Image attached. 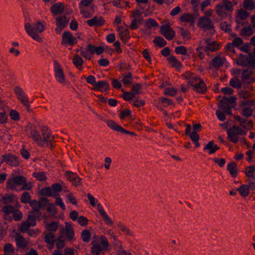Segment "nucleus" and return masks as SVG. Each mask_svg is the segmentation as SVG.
<instances>
[{
    "instance_id": "f257e3e1",
    "label": "nucleus",
    "mask_w": 255,
    "mask_h": 255,
    "mask_svg": "<svg viewBox=\"0 0 255 255\" xmlns=\"http://www.w3.org/2000/svg\"><path fill=\"white\" fill-rule=\"evenodd\" d=\"M41 130L42 135H41L36 127L34 125L29 124L26 128L28 136L37 144L42 147L46 145L52 148L53 147L54 136L52 135L51 131L46 126H42Z\"/></svg>"
},
{
    "instance_id": "3c124183",
    "label": "nucleus",
    "mask_w": 255,
    "mask_h": 255,
    "mask_svg": "<svg viewBox=\"0 0 255 255\" xmlns=\"http://www.w3.org/2000/svg\"><path fill=\"white\" fill-rule=\"evenodd\" d=\"M226 59L222 56H216L212 60V64H226Z\"/></svg>"
},
{
    "instance_id": "9b49d317",
    "label": "nucleus",
    "mask_w": 255,
    "mask_h": 255,
    "mask_svg": "<svg viewBox=\"0 0 255 255\" xmlns=\"http://www.w3.org/2000/svg\"><path fill=\"white\" fill-rule=\"evenodd\" d=\"M198 26L206 30L214 28V25L211 19L207 16L201 17L199 20Z\"/></svg>"
},
{
    "instance_id": "dca6fc26",
    "label": "nucleus",
    "mask_w": 255,
    "mask_h": 255,
    "mask_svg": "<svg viewBox=\"0 0 255 255\" xmlns=\"http://www.w3.org/2000/svg\"><path fill=\"white\" fill-rule=\"evenodd\" d=\"M25 30L28 35L31 37L34 40L38 42L42 41V38L37 32L32 30V25L29 23H25L24 25Z\"/></svg>"
},
{
    "instance_id": "f3484780",
    "label": "nucleus",
    "mask_w": 255,
    "mask_h": 255,
    "mask_svg": "<svg viewBox=\"0 0 255 255\" xmlns=\"http://www.w3.org/2000/svg\"><path fill=\"white\" fill-rule=\"evenodd\" d=\"M76 42V39L70 31H65L62 34V43L68 44L70 45H74Z\"/></svg>"
},
{
    "instance_id": "72a5a7b5",
    "label": "nucleus",
    "mask_w": 255,
    "mask_h": 255,
    "mask_svg": "<svg viewBox=\"0 0 255 255\" xmlns=\"http://www.w3.org/2000/svg\"><path fill=\"white\" fill-rule=\"evenodd\" d=\"M245 172L248 177L255 180V166L253 165L246 167Z\"/></svg>"
},
{
    "instance_id": "7ed1b4c3",
    "label": "nucleus",
    "mask_w": 255,
    "mask_h": 255,
    "mask_svg": "<svg viewBox=\"0 0 255 255\" xmlns=\"http://www.w3.org/2000/svg\"><path fill=\"white\" fill-rule=\"evenodd\" d=\"M104 51V49L102 46L96 47L92 44H89L87 45L86 49L81 51L80 54L85 59L90 60L95 53L100 55Z\"/></svg>"
},
{
    "instance_id": "ddd939ff",
    "label": "nucleus",
    "mask_w": 255,
    "mask_h": 255,
    "mask_svg": "<svg viewBox=\"0 0 255 255\" xmlns=\"http://www.w3.org/2000/svg\"><path fill=\"white\" fill-rule=\"evenodd\" d=\"M193 87L194 91L199 93H203L206 90V86L203 81L197 77L195 79L194 82L191 85Z\"/></svg>"
},
{
    "instance_id": "1a4fd4ad",
    "label": "nucleus",
    "mask_w": 255,
    "mask_h": 255,
    "mask_svg": "<svg viewBox=\"0 0 255 255\" xmlns=\"http://www.w3.org/2000/svg\"><path fill=\"white\" fill-rule=\"evenodd\" d=\"M53 72L56 80L61 84L65 85L66 80L62 67L60 65H54Z\"/></svg>"
},
{
    "instance_id": "4be33fe9",
    "label": "nucleus",
    "mask_w": 255,
    "mask_h": 255,
    "mask_svg": "<svg viewBox=\"0 0 255 255\" xmlns=\"http://www.w3.org/2000/svg\"><path fill=\"white\" fill-rule=\"evenodd\" d=\"M56 26L65 28L69 22L70 19L66 15H60L55 18Z\"/></svg>"
},
{
    "instance_id": "9d476101",
    "label": "nucleus",
    "mask_w": 255,
    "mask_h": 255,
    "mask_svg": "<svg viewBox=\"0 0 255 255\" xmlns=\"http://www.w3.org/2000/svg\"><path fill=\"white\" fill-rule=\"evenodd\" d=\"M160 31L161 34L168 40L172 39L175 35L174 30L168 24L161 26Z\"/></svg>"
},
{
    "instance_id": "4468645a",
    "label": "nucleus",
    "mask_w": 255,
    "mask_h": 255,
    "mask_svg": "<svg viewBox=\"0 0 255 255\" xmlns=\"http://www.w3.org/2000/svg\"><path fill=\"white\" fill-rule=\"evenodd\" d=\"M93 1V0H81L79 3L81 13L86 18L91 17L92 14L87 10L83 8L82 6H89Z\"/></svg>"
},
{
    "instance_id": "49530a36",
    "label": "nucleus",
    "mask_w": 255,
    "mask_h": 255,
    "mask_svg": "<svg viewBox=\"0 0 255 255\" xmlns=\"http://www.w3.org/2000/svg\"><path fill=\"white\" fill-rule=\"evenodd\" d=\"M15 241L17 246L19 248L25 247L27 245L26 241L21 236L17 237Z\"/></svg>"
},
{
    "instance_id": "338daca9",
    "label": "nucleus",
    "mask_w": 255,
    "mask_h": 255,
    "mask_svg": "<svg viewBox=\"0 0 255 255\" xmlns=\"http://www.w3.org/2000/svg\"><path fill=\"white\" fill-rule=\"evenodd\" d=\"M250 44L249 43L243 42V44L239 47V49L244 52L248 53L250 51Z\"/></svg>"
},
{
    "instance_id": "bb28decb",
    "label": "nucleus",
    "mask_w": 255,
    "mask_h": 255,
    "mask_svg": "<svg viewBox=\"0 0 255 255\" xmlns=\"http://www.w3.org/2000/svg\"><path fill=\"white\" fill-rule=\"evenodd\" d=\"M253 90V87L249 86L246 89L243 90L239 93V98L242 99H247L252 97L253 94L251 91Z\"/></svg>"
},
{
    "instance_id": "2eb2a0df",
    "label": "nucleus",
    "mask_w": 255,
    "mask_h": 255,
    "mask_svg": "<svg viewBox=\"0 0 255 255\" xmlns=\"http://www.w3.org/2000/svg\"><path fill=\"white\" fill-rule=\"evenodd\" d=\"M65 175L68 180L75 186H78L81 184V179L76 173L71 171H66Z\"/></svg>"
},
{
    "instance_id": "39448f33",
    "label": "nucleus",
    "mask_w": 255,
    "mask_h": 255,
    "mask_svg": "<svg viewBox=\"0 0 255 255\" xmlns=\"http://www.w3.org/2000/svg\"><path fill=\"white\" fill-rule=\"evenodd\" d=\"M255 100H244L240 102V107L242 109V114L249 118L253 114V107L255 106Z\"/></svg>"
},
{
    "instance_id": "13d9d810",
    "label": "nucleus",
    "mask_w": 255,
    "mask_h": 255,
    "mask_svg": "<svg viewBox=\"0 0 255 255\" xmlns=\"http://www.w3.org/2000/svg\"><path fill=\"white\" fill-rule=\"evenodd\" d=\"M220 28L226 32H230L231 31L230 25L227 22H222L220 24Z\"/></svg>"
},
{
    "instance_id": "8fccbe9b",
    "label": "nucleus",
    "mask_w": 255,
    "mask_h": 255,
    "mask_svg": "<svg viewBox=\"0 0 255 255\" xmlns=\"http://www.w3.org/2000/svg\"><path fill=\"white\" fill-rule=\"evenodd\" d=\"M58 226V223L57 222H52L51 223L47 224L46 225V229L50 231L55 232L57 229Z\"/></svg>"
},
{
    "instance_id": "bf43d9fd",
    "label": "nucleus",
    "mask_w": 255,
    "mask_h": 255,
    "mask_svg": "<svg viewBox=\"0 0 255 255\" xmlns=\"http://www.w3.org/2000/svg\"><path fill=\"white\" fill-rule=\"evenodd\" d=\"M9 116L11 120L13 121H18L19 120V113L14 110H11L9 112Z\"/></svg>"
},
{
    "instance_id": "c03bdc74",
    "label": "nucleus",
    "mask_w": 255,
    "mask_h": 255,
    "mask_svg": "<svg viewBox=\"0 0 255 255\" xmlns=\"http://www.w3.org/2000/svg\"><path fill=\"white\" fill-rule=\"evenodd\" d=\"M123 84L125 85H129L132 83V75L128 73L126 75H124L122 80Z\"/></svg>"
},
{
    "instance_id": "7c9ffc66",
    "label": "nucleus",
    "mask_w": 255,
    "mask_h": 255,
    "mask_svg": "<svg viewBox=\"0 0 255 255\" xmlns=\"http://www.w3.org/2000/svg\"><path fill=\"white\" fill-rule=\"evenodd\" d=\"M87 23L90 26H101L104 24V21L102 18H99L97 16H95L93 18L88 20Z\"/></svg>"
},
{
    "instance_id": "774afa93",
    "label": "nucleus",
    "mask_w": 255,
    "mask_h": 255,
    "mask_svg": "<svg viewBox=\"0 0 255 255\" xmlns=\"http://www.w3.org/2000/svg\"><path fill=\"white\" fill-rule=\"evenodd\" d=\"M238 14L239 16L243 20L246 19L249 16V13L244 10H240Z\"/></svg>"
},
{
    "instance_id": "a878e982",
    "label": "nucleus",
    "mask_w": 255,
    "mask_h": 255,
    "mask_svg": "<svg viewBox=\"0 0 255 255\" xmlns=\"http://www.w3.org/2000/svg\"><path fill=\"white\" fill-rule=\"evenodd\" d=\"M219 148V147L217 145L214 143V141L212 140L206 144L204 147L203 150L208 151L209 154H212L214 153Z\"/></svg>"
},
{
    "instance_id": "37998d69",
    "label": "nucleus",
    "mask_w": 255,
    "mask_h": 255,
    "mask_svg": "<svg viewBox=\"0 0 255 255\" xmlns=\"http://www.w3.org/2000/svg\"><path fill=\"white\" fill-rule=\"evenodd\" d=\"M154 43L160 47H162L166 45L167 43V42L160 36H156L154 39Z\"/></svg>"
},
{
    "instance_id": "c85d7f7f",
    "label": "nucleus",
    "mask_w": 255,
    "mask_h": 255,
    "mask_svg": "<svg viewBox=\"0 0 255 255\" xmlns=\"http://www.w3.org/2000/svg\"><path fill=\"white\" fill-rule=\"evenodd\" d=\"M40 215L37 214L34 212L29 211L27 220L26 221L32 227L36 225L35 219Z\"/></svg>"
},
{
    "instance_id": "5fc2aeb1",
    "label": "nucleus",
    "mask_w": 255,
    "mask_h": 255,
    "mask_svg": "<svg viewBox=\"0 0 255 255\" xmlns=\"http://www.w3.org/2000/svg\"><path fill=\"white\" fill-rule=\"evenodd\" d=\"M30 227H32V226L31 225H30L29 224V223H28L26 221H24L21 223V224L19 228V230L21 232L25 233L27 231H28V230L29 229V228Z\"/></svg>"
},
{
    "instance_id": "a211bd4d",
    "label": "nucleus",
    "mask_w": 255,
    "mask_h": 255,
    "mask_svg": "<svg viewBox=\"0 0 255 255\" xmlns=\"http://www.w3.org/2000/svg\"><path fill=\"white\" fill-rule=\"evenodd\" d=\"M237 121L240 122V125L245 129L249 130L253 127L252 121L248 119H244L241 117L237 116L235 117Z\"/></svg>"
},
{
    "instance_id": "864d4df0",
    "label": "nucleus",
    "mask_w": 255,
    "mask_h": 255,
    "mask_svg": "<svg viewBox=\"0 0 255 255\" xmlns=\"http://www.w3.org/2000/svg\"><path fill=\"white\" fill-rule=\"evenodd\" d=\"M56 247L58 249H62L65 246V240L62 236H60L56 240Z\"/></svg>"
},
{
    "instance_id": "69168bd1",
    "label": "nucleus",
    "mask_w": 255,
    "mask_h": 255,
    "mask_svg": "<svg viewBox=\"0 0 255 255\" xmlns=\"http://www.w3.org/2000/svg\"><path fill=\"white\" fill-rule=\"evenodd\" d=\"M78 223L81 226H86L88 224V220L84 216H80L77 219Z\"/></svg>"
},
{
    "instance_id": "09e8293b",
    "label": "nucleus",
    "mask_w": 255,
    "mask_h": 255,
    "mask_svg": "<svg viewBox=\"0 0 255 255\" xmlns=\"http://www.w3.org/2000/svg\"><path fill=\"white\" fill-rule=\"evenodd\" d=\"M82 240L85 242H89L91 239V234L88 230H84L81 233Z\"/></svg>"
},
{
    "instance_id": "2f4dec72",
    "label": "nucleus",
    "mask_w": 255,
    "mask_h": 255,
    "mask_svg": "<svg viewBox=\"0 0 255 255\" xmlns=\"http://www.w3.org/2000/svg\"><path fill=\"white\" fill-rule=\"evenodd\" d=\"M29 205L32 208L33 212H34V213L40 215L39 212L42 207L40 202L34 200L29 202Z\"/></svg>"
},
{
    "instance_id": "423d86ee",
    "label": "nucleus",
    "mask_w": 255,
    "mask_h": 255,
    "mask_svg": "<svg viewBox=\"0 0 255 255\" xmlns=\"http://www.w3.org/2000/svg\"><path fill=\"white\" fill-rule=\"evenodd\" d=\"M13 91L17 99L26 108L28 111H30V106L28 101V98L23 90L19 86H16L14 88Z\"/></svg>"
},
{
    "instance_id": "79ce46f5",
    "label": "nucleus",
    "mask_w": 255,
    "mask_h": 255,
    "mask_svg": "<svg viewBox=\"0 0 255 255\" xmlns=\"http://www.w3.org/2000/svg\"><path fill=\"white\" fill-rule=\"evenodd\" d=\"M65 232L68 239H69V240H71L73 238L74 235V230L70 225H66Z\"/></svg>"
},
{
    "instance_id": "de8ad7c7",
    "label": "nucleus",
    "mask_w": 255,
    "mask_h": 255,
    "mask_svg": "<svg viewBox=\"0 0 255 255\" xmlns=\"http://www.w3.org/2000/svg\"><path fill=\"white\" fill-rule=\"evenodd\" d=\"M45 241L48 244H52L56 241L55 237L53 233H49L45 235Z\"/></svg>"
},
{
    "instance_id": "0eeeda50",
    "label": "nucleus",
    "mask_w": 255,
    "mask_h": 255,
    "mask_svg": "<svg viewBox=\"0 0 255 255\" xmlns=\"http://www.w3.org/2000/svg\"><path fill=\"white\" fill-rule=\"evenodd\" d=\"M250 66L249 68L243 69L242 71L238 69L234 70L235 73L237 74L241 73V78L243 82L250 83L252 81L251 76L253 73V70L255 69V65H250Z\"/></svg>"
},
{
    "instance_id": "680f3d73",
    "label": "nucleus",
    "mask_w": 255,
    "mask_h": 255,
    "mask_svg": "<svg viewBox=\"0 0 255 255\" xmlns=\"http://www.w3.org/2000/svg\"><path fill=\"white\" fill-rule=\"evenodd\" d=\"M33 175L37 180L41 181H44L46 179L45 174L44 172H35L33 173Z\"/></svg>"
},
{
    "instance_id": "c756f323",
    "label": "nucleus",
    "mask_w": 255,
    "mask_h": 255,
    "mask_svg": "<svg viewBox=\"0 0 255 255\" xmlns=\"http://www.w3.org/2000/svg\"><path fill=\"white\" fill-rule=\"evenodd\" d=\"M227 170L232 177H236L238 175V169L236 164L232 162L227 165Z\"/></svg>"
},
{
    "instance_id": "f704fd0d",
    "label": "nucleus",
    "mask_w": 255,
    "mask_h": 255,
    "mask_svg": "<svg viewBox=\"0 0 255 255\" xmlns=\"http://www.w3.org/2000/svg\"><path fill=\"white\" fill-rule=\"evenodd\" d=\"M183 77L188 80V83L191 85L194 82L196 78L198 77L190 72H186L182 75Z\"/></svg>"
},
{
    "instance_id": "393cba45",
    "label": "nucleus",
    "mask_w": 255,
    "mask_h": 255,
    "mask_svg": "<svg viewBox=\"0 0 255 255\" xmlns=\"http://www.w3.org/2000/svg\"><path fill=\"white\" fill-rule=\"evenodd\" d=\"M236 98L234 96L227 97L224 96L220 102L219 107L221 109H225L226 107L228 106V104H233L235 102Z\"/></svg>"
},
{
    "instance_id": "6ab92c4d",
    "label": "nucleus",
    "mask_w": 255,
    "mask_h": 255,
    "mask_svg": "<svg viewBox=\"0 0 255 255\" xmlns=\"http://www.w3.org/2000/svg\"><path fill=\"white\" fill-rule=\"evenodd\" d=\"M97 209L98 210L100 214L103 217L104 221L106 224L112 226L113 224L112 220L109 217V216L105 212L102 205L100 203H98L97 206Z\"/></svg>"
},
{
    "instance_id": "412c9836",
    "label": "nucleus",
    "mask_w": 255,
    "mask_h": 255,
    "mask_svg": "<svg viewBox=\"0 0 255 255\" xmlns=\"http://www.w3.org/2000/svg\"><path fill=\"white\" fill-rule=\"evenodd\" d=\"M243 44V41L242 39L241 38L239 37H235L232 42V43H229L227 46V48L231 51H233L234 50V47H236L238 48H239V47Z\"/></svg>"
},
{
    "instance_id": "20e7f679",
    "label": "nucleus",
    "mask_w": 255,
    "mask_h": 255,
    "mask_svg": "<svg viewBox=\"0 0 255 255\" xmlns=\"http://www.w3.org/2000/svg\"><path fill=\"white\" fill-rule=\"evenodd\" d=\"M246 133V131L236 126H233L227 130L228 139L233 143H237L240 139L239 136L245 135Z\"/></svg>"
},
{
    "instance_id": "5701e85b",
    "label": "nucleus",
    "mask_w": 255,
    "mask_h": 255,
    "mask_svg": "<svg viewBox=\"0 0 255 255\" xmlns=\"http://www.w3.org/2000/svg\"><path fill=\"white\" fill-rule=\"evenodd\" d=\"M180 20L182 22L189 23L191 27L194 26L195 18L192 14L185 13L180 17Z\"/></svg>"
},
{
    "instance_id": "4d7b16f0",
    "label": "nucleus",
    "mask_w": 255,
    "mask_h": 255,
    "mask_svg": "<svg viewBox=\"0 0 255 255\" xmlns=\"http://www.w3.org/2000/svg\"><path fill=\"white\" fill-rule=\"evenodd\" d=\"M243 35L246 36H250L253 34V29L251 26L244 27L241 31Z\"/></svg>"
},
{
    "instance_id": "a19ab883",
    "label": "nucleus",
    "mask_w": 255,
    "mask_h": 255,
    "mask_svg": "<svg viewBox=\"0 0 255 255\" xmlns=\"http://www.w3.org/2000/svg\"><path fill=\"white\" fill-rule=\"evenodd\" d=\"M145 25L148 29L151 28L152 27H157L159 26V24L157 21L152 18H148L146 20L145 22Z\"/></svg>"
},
{
    "instance_id": "f03ea898",
    "label": "nucleus",
    "mask_w": 255,
    "mask_h": 255,
    "mask_svg": "<svg viewBox=\"0 0 255 255\" xmlns=\"http://www.w3.org/2000/svg\"><path fill=\"white\" fill-rule=\"evenodd\" d=\"M92 244L91 251L93 255L104 254V252L109 247V242L104 236L101 237L98 241L92 242Z\"/></svg>"
},
{
    "instance_id": "052dcab7",
    "label": "nucleus",
    "mask_w": 255,
    "mask_h": 255,
    "mask_svg": "<svg viewBox=\"0 0 255 255\" xmlns=\"http://www.w3.org/2000/svg\"><path fill=\"white\" fill-rule=\"evenodd\" d=\"M164 93L165 95L174 96L176 94L177 90L173 88H167L165 89Z\"/></svg>"
},
{
    "instance_id": "6e6d98bb",
    "label": "nucleus",
    "mask_w": 255,
    "mask_h": 255,
    "mask_svg": "<svg viewBox=\"0 0 255 255\" xmlns=\"http://www.w3.org/2000/svg\"><path fill=\"white\" fill-rule=\"evenodd\" d=\"M175 52L178 54L186 55L187 54V49L183 46H178L175 48Z\"/></svg>"
},
{
    "instance_id": "b1692460",
    "label": "nucleus",
    "mask_w": 255,
    "mask_h": 255,
    "mask_svg": "<svg viewBox=\"0 0 255 255\" xmlns=\"http://www.w3.org/2000/svg\"><path fill=\"white\" fill-rule=\"evenodd\" d=\"M50 10L53 15H60L64 10V5L60 2L56 3L51 6Z\"/></svg>"
},
{
    "instance_id": "4c0bfd02",
    "label": "nucleus",
    "mask_w": 255,
    "mask_h": 255,
    "mask_svg": "<svg viewBox=\"0 0 255 255\" xmlns=\"http://www.w3.org/2000/svg\"><path fill=\"white\" fill-rule=\"evenodd\" d=\"M238 191L240 193V195L242 197H247L249 195L250 193V190L248 184H243L241 185L238 189Z\"/></svg>"
},
{
    "instance_id": "603ef678",
    "label": "nucleus",
    "mask_w": 255,
    "mask_h": 255,
    "mask_svg": "<svg viewBox=\"0 0 255 255\" xmlns=\"http://www.w3.org/2000/svg\"><path fill=\"white\" fill-rule=\"evenodd\" d=\"M20 201L24 204L29 203L30 202V196L29 193L24 192L21 196Z\"/></svg>"
},
{
    "instance_id": "473e14b6",
    "label": "nucleus",
    "mask_w": 255,
    "mask_h": 255,
    "mask_svg": "<svg viewBox=\"0 0 255 255\" xmlns=\"http://www.w3.org/2000/svg\"><path fill=\"white\" fill-rule=\"evenodd\" d=\"M218 47L219 45L216 42L210 40H206V50L207 51H216L218 49Z\"/></svg>"
},
{
    "instance_id": "e433bc0d",
    "label": "nucleus",
    "mask_w": 255,
    "mask_h": 255,
    "mask_svg": "<svg viewBox=\"0 0 255 255\" xmlns=\"http://www.w3.org/2000/svg\"><path fill=\"white\" fill-rule=\"evenodd\" d=\"M107 125L109 128H110L112 129L117 131H120L121 130H124L123 128H122L117 123L112 120L107 121Z\"/></svg>"
},
{
    "instance_id": "ea45409f",
    "label": "nucleus",
    "mask_w": 255,
    "mask_h": 255,
    "mask_svg": "<svg viewBox=\"0 0 255 255\" xmlns=\"http://www.w3.org/2000/svg\"><path fill=\"white\" fill-rule=\"evenodd\" d=\"M244 7L247 9L252 10L255 9V3L253 0H244Z\"/></svg>"
},
{
    "instance_id": "aec40b11",
    "label": "nucleus",
    "mask_w": 255,
    "mask_h": 255,
    "mask_svg": "<svg viewBox=\"0 0 255 255\" xmlns=\"http://www.w3.org/2000/svg\"><path fill=\"white\" fill-rule=\"evenodd\" d=\"M110 89L109 84L105 81H99L96 84L93 88L94 90H97L101 92H105Z\"/></svg>"
},
{
    "instance_id": "e2e57ef3",
    "label": "nucleus",
    "mask_w": 255,
    "mask_h": 255,
    "mask_svg": "<svg viewBox=\"0 0 255 255\" xmlns=\"http://www.w3.org/2000/svg\"><path fill=\"white\" fill-rule=\"evenodd\" d=\"M15 209L14 208L13 206L10 205H6L4 206L2 208V211L6 214H9L10 213H13L14 212Z\"/></svg>"
},
{
    "instance_id": "cd10ccee",
    "label": "nucleus",
    "mask_w": 255,
    "mask_h": 255,
    "mask_svg": "<svg viewBox=\"0 0 255 255\" xmlns=\"http://www.w3.org/2000/svg\"><path fill=\"white\" fill-rule=\"evenodd\" d=\"M46 25L45 22L41 21H37L35 24L32 25V30L36 32L41 33L44 29Z\"/></svg>"
},
{
    "instance_id": "c9c22d12",
    "label": "nucleus",
    "mask_w": 255,
    "mask_h": 255,
    "mask_svg": "<svg viewBox=\"0 0 255 255\" xmlns=\"http://www.w3.org/2000/svg\"><path fill=\"white\" fill-rule=\"evenodd\" d=\"M41 194L44 196L56 197L59 196V194H54L51 190V187H47L41 189Z\"/></svg>"
},
{
    "instance_id": "0e129e2a",
    "label": "nucleus",
    "mask_w": 255,
    "mask_h": 255,
    "mask_svg": "<svg viewBox=\"0 0 255 255\" xmlns=\"http://www.w3.org/2000/svg\"><path fill=\"white\" fill-rule=\"evenodd\" d=\"M62 189V187L59 183L54 184L51 186V190L54 194H58V193L61 191Z\"/></svg>"
},
{
    "instance_id": "6e6552de",
    "label": "nucleus",
    "mask_w": 255,
    "mask_h": 255,
    "mask_svg": "<svg viewBox=\"0 0 255 255\" xmlns=\"http://www.w3.org/2000/svg\"><path fill=\"white\" fill-rule=\"evenodd\" d=\"M26 181V178L22 176H15L9 178L6 182V187L14 189L17 186L22 185Z\"/></svg>"
},
{
    "instance_id": "58836bf2",
    "label": "nucleus",
    "mask_w": 255,
    "mask_h": 255,
    "mask_svg": "<svg viewBox=\"0 0 255 255\" xmlns=\"http://www.w3.org/2000/svg\"><path fill=\"white\" fill-rule=\"evenodd\" d=\"M4 254L3 255H15L14 249L12 245L7 243L3 248Z\"/></svg>"
},
{
    "instance_id": "a18cd8bd",
    "label": "nucleus",
    "mask_w": 255,
    "mask_h": 255,
    "mask_svg": "<svg viewBox=\"0 0 255 255\" xmlns=\"http://www.w3.org/2000/svg\"><path fill=\"white\" fill-rule=\"evenodd\" d=\"M230 85L231 86L236 89H240L242 86L240 81L236 78H233L230 80Z\"/></svg>"
},
{
    "instance_id": "f8f14e48",
    "label": "nucleus",
    "mask_w": 255,
    "mask_h": 255,
    "mask_svg": "<svg viewBox=\"0 0 255 255\" xmlns=\"http://www.w3.org/2000/svg\"><path fill=\"white\" fill-rule=\"evenodd\" d=\"M3 160L1 162H5L10 166H17L19 165V161L16 156L11 153L5 154L2 155Z\"/></svg>"
}]
</instances>
